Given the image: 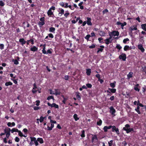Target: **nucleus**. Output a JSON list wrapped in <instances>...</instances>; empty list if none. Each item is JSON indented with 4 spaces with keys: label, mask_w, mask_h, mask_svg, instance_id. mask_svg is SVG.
<instances>
[{
    "label": "nucleus",
    "mask_w": 146,
    "mask_h": 146,
    "mask_svg": "<svg viewBox=\"0 0 146 146\" xmlns=\"http://www.w3.org/2000/svg\"><path fill=\"white\" fill-rule=\"evenodd\" d=\"M55 9V7L54 6H52L50 8L47 12L48 15L49 16H51L52 15H53V14L52 11V10H54Z\"/></svg>",
    "instance_id": "f257e3e1"
},
{
    "label": "nucleus",
    "mask_w": 146,
    "mask_h": 146,
    "mask_svg": "<svg viewBox=\"0 0 146 146\" xmlns=\"http://www.w3.org/2000/svg\"><path fill=\"white\" fill-rule=\"evenodd\" d=\"M112 128V132H116V133L117 135H119L120 134L119 130L118 128H116V127L114 125L112 126L111 128Z\"/></svg>",
    "instance_id": "f03ea898"
},
{
    "label": "nucleus",
    "mask_w": 146,
    "mask_h": 146,
    "mask_svg": "<svg viewBox=\"0 0 146 146\" xmlns=\"http://www.w3.org/2000/svg\"><path fill=\"white\" fill-rule=\"evenodd\" d=\"M11 131V129L10 128H8L6 129H5L4 130L5 133H6V137L7 138H9L10 135V131Z\"/></svg>",
    "instance_id": "7ed1b4c3"
},
{
    "label": "nucleus",
    "mask_w": 146,
    "mask_h": 146,
    "mask_svg": "<svg viewBox=\"0 0 146 146\" xmlns=\"http://www.w3.org/2000/svg\"><path fill=\"white\" fill-rule=\"evenodd\" d=\"M40 21L38 22L37 24L40 27H41L45 24L44 19H40Z\"/></svg>",
    "instance_id": "20e7f679"
},
{
    "label": "nucleus",
    "mask_w": 146,
    "mask_h": 146,
    "mask_svg": "<svg viewBox=\"0 0 146 146\" xmlns=\"http://www.w3.org/2000/svg\"><path fill=\"white\" fill-rule=\"evenodd\" d=\"M119 58L123 61H125L126 58V55L125 53H122L119 56Z\"/></svg>",
    "instance_id": "39448f33"
},
{
    "label": "nucleus",
    "mask_w": 146,
    "mask_h": 146,
    "mask_svg": "<svg viewBox=\"0 0 146 146\" xmlns=\"http://www.w3.org/2000/svg\"><path fill=\"white\" fill-rule=\"evenodd\" d=\"M123 129L126 131V133H129L131 131H134V129L133 128H126L125 127L123 128Z\"/></svg>",
    "instance_id": "423d86ee"
},
{
    "label": "nucleus",
    "mask_w": 146,
    "mask_h": 146,
    "mask_svg": "<svg viewBox=\"0 0 146 146\" xmlns=\"http://www.w3.org/2000/svg\"><path fill=\"white\" fill-rule=\"evenodd\" d=\"M109 109H110V112L112 115H114L116 112V111L115 109L112 106H111Z\"/></svg>",
    "instance_id": "0eeeda50"
},
{
    "label": "nucleus",
    "mask_w": 146,
    "mask_h": 146,
    "mask_svg": "<svg viewBox=\"0 0 146 146\" xmlns=\"http://www.w3.org/2000/svg\"><path fill=\"white\" fill-rule=\"evenodd\" d=\"M92 138L91 142L92 143H94V142L95 140H98V138L96 135H92Z\"/></svg>",
    "instance_id": "6e6552de"
},
{
    "label": "nucleus",
    "mask_w": 146,
    "mask_h": 146,
    "mask_svg": "<svg viewBox=\"0 0 146 146\" xmlns=\"http://www.w3.org/2000/svg\"><path fill=\"white\" fill-rule=\"evenodd\" d=\"M58 11L59 12L58 15L59 16H61L64 14V11L62 8H59Z\"/></svg>",
    "instance_id": "1a4fd4ad"
},
{
    "label": "nucleus",
    "mask_w": 146,
    "mask_h": 146,
    "mask_svg": "<svg viewBox=\"0 0 146 146\" xmlns=\"http://www.w3.org/2000/svg\"><path fill=\"white\" fill-rule=\"evenodd\" d=\"M138 48L142 52H144L145 49L143 48L142 45L141 44H138Z\"/></svg>",
    "instance_id": "9d476101"
},
{
    "label": "nucleus",
    "mask_w": 146,
    "mask_h": 146,
    "mask_svg": "<svg viewBox=\"0 0 146 146\" xmlns=\"http://www.w3.org/2000/svg\"><path fill=\"white\" fill-rule=\"evenodd\" d=\"M100 47L101 48H98V50L97 51V53H98L100 52H102L103 51V50H104V46L103 45L100 46Z\"/></svg>",
    "instance_id": "9b49d317"
},
{
    "label": "nucleus",
    "mask_w": 146,
    "mask_h": 146,
    "mask_svg": "<svg viewBox=\"0 0 146 146\" xmlns=\"http://www.w3.org/2000/svg\"><path fill=\"white\" fill-rule=\"evenodd\" d=\"M19 42L21 43V44L22 45H23L26 43V41L24 40L23 38H20L19 39Z\"/></svg>",
    "instance_id": "f8f14e48"
},
{
    "label": "nucleus",
    "mask_w": 146,
    "mask_h": 146,
    "mask_svg": "<svg viewBox=\"0 0 146 146\" xmlns=\"http://www.w3.org/2000/svg\"><path fill=\"white\" fill-rule=\"evenodd\" d=\"M30 50L33 52L37 51L38 50V48L36 46H33L31 48Z\"/></svg>",
    "instance_id": "ddd939ff"
},
{
    "label": "nucleus",
    "mask_w": 146,
    "mask_h": 146,
    "mask_svg": "<svg viewBox=\"0 0 146 146\" xmlns=\"http://www.w3.org/2000/svg\"><path fill=\"white\" fill-rule=\"evenodd\" d=\"M55 94L53 93V94H55L56 95H60L61 94L60 91L58 89H55Z\"/></svg>",
    "instance_id": "4468645a"
},
{
    "label": "nucleus",
    "mask_w": 146,
    "mask_h": 146,
    "mask_svg": "<svg viewBox=\"0 0 146 146\" xmlns=\"http://www.w3.org/2000/svg\"><path fill=\"white\" fill-rule=\"evenodd\" d=\"M131 46L129 47L128 45H125L124 48V50L125 51H127L128 50H130L132 49Z\"/></svg>",
    "instance_id": "2eb2a0df"
},
{
    "label": "nucleus",
    "mask_w": 146,
    "mask_h": 146,
    "mask_svg": "<svg viewBox=\"0 0 146 146\" xmlns=\"http://www.w3.org/2000/svg\"><path fill=\"white\" fill-rule=\"evenodd\" d=\"M102 120L100 118H98L97 122V124L99 126H101L102 124Z\"/></svg>",
    "instance_id": "dca6fc26"
},
{
    "label": "nucleus",
    "mask_w": 146,
    "mask_h": 146,
    "mask_svg": "<svg viewBox=\"0 0 146 146\" xmlns=\"http://www.w3.org/2000/svg\"><path fill=\"white\" fill-rule=\"evenodd\" d=\"M133 72H129V73L127 75V78L129 79L133 77Z\"/></svg>",
    "instance_id": "f3484780"
},
{
    "label": "nucleus",
    "mask_w": 146,
    "mask_h": 146,
    "mask_svg": "<svg viewBox=\"0 0 146 146\" xmlns=\"http://www.w3.org/2000/svg\"><path fill=\"white\" fill-rule=\"evenodd\" d=\"M139 86V84H137L134 87V89L136 91L139 92L140 90V89L138 88Z\"/></svg>",
    "instance_id": "a211bd4d"
},
{
    "label": "nucleus",
    "mask_w": 146,
    "mask_h": 146,
    "mask_svg": "<svg viewBox=\"0 0 146 146\" xmlns=\"http://www.w3.org/2000/svg\"><path fill=\"white\" fill-rule=\"evenodd\" d=\"M76 94L77 98L79 100H80L81 99L80 96V93L78 92H76Z\"/></svg>",
    "instance_id": "6ab92c4d"
},
{
    "label": "nucleus",
    "mask_w": 146,
    "mask_h": 146,
    "mask_svg": "<svg viewBox=\"0 0 146 146\" xmlns=\"http://www.w3.org/2000/svg\"><path fill=\"white\" fill-rule=\"evenodd\" d=\"M37 140L41 144H42L44 143L43 140L42 138H38Z\"/></svg>",
    "instance_id": "aec40b11"
},
{
    "label": "nucleus",
    "mask_w": 146,
    "mask_h": 146,
    "mask_svg": "<svg viewBox=\"0 0 146 146\" xmlns=\"http://www.w3.org/2000/svg\"><path fill=\"white\" fill-rule=\"evenodd\" d=\"M108 90L110 91V92L112 93H115L116 92V89L115 88H108Z\"/></svg>",
    "instance_id": "412c9836"
},
{
    "label": "nucleus",
    "mask_w": 146,
    "mask_h": 146,
    "mask_svg": "<svg viewBox=\"0 0 146 146\" xmlns=\"http://www.w3.org/2000/svg\"><path fill=\"white\" fill-rule=\"evenodd\" d=\"M91 72V70L90 69H86V73L88 76H90Z\"/></svg>",
    "instance_id": "4be33fe9"
},
{
    "label": "nucleus",
    "mask_w": 146,
    "mask_h": 146,
    "mask_svg": "<svg viewBox=\"0 0 146 146\" xmlns=\"http://www.w3.org/2000/svg\"><path fill=\"white\" fill-rule=\"evenodd\" d=\"M113 35L114 36H118L119 35V32L118 31H114L113 32Z\"/></svg>",
    "instance_id": "5701e85b"
},
{
    "label": "nucleus",
    "mask_w": 146,
    "mask_h": 146,
    "mask_svg": "<svg viewBox=\"0 0 146 146\" xmlns=\"http://www.w3.org/2000/svg\"><path fill=\"white\" fill-rule=\"evenodd\" d=\"M116 82L114 81L113 83H111L110 84L111 87L112 88H114L115 86Z\"/></svg>",
    "instance_id": "b1692460"
},
{
    "label": "nucleus",
    "mask_w": 146,
    "mask_h": 146,
    "mask_svg": "<svg viewBox=\"0 0 146 146\" xmlns=\"http://www.w3.org/2000/svg\"><path fill=\"white\" fill-rule=\"evenodd\" d=\"M131 31L137 30V28L136 25H134L133 27H130Z\"/></svg>",
    "instance_id": "393cba45"
},
{
    "label": "nucleus",
    "mask_w": 146,
    "mask_h": 146,
    "mask_svg": "<svg viewBox=\"0 0 146 146\" xmlns=\"http://www.w3.org/2000/svg\"><path fill=\"white\" fill-rule=\"evenodd\" d=\"M141 28L145 31H146V24H143L141 25Z\"/></svg>",
    "instance_id": "a878e982"
},
{
    "label": "nucleus",
    "mask_w": 146,
    "mask_h": 146,
    "mask_svg": "<svg viewBox=\"0 0 146 146\" xmlns=\"http://www.w3.org/2000/svg\"><path fill=\"white\" fill-rule=\"evenodd\" d=\"M88 19L87 21V23L88 25L91 26L92 25V23L91 21V19Z\"/></svg>",
    "instance_id": "bb28decb"
},
{
    "label": "nucleus",
    "mask_w": 146,
    "mask_h": 146,
    "mask_svg": "<svg viewBox=\"0 0 146 146\" xmlns=\"http://www.w3.org/2000/svg\"><path fill=\"white\" fill-rule=\"evenodd\" d=\"M19 130L15 128H13L11 130V133H13L14 132H18L19 131Z\"/></svg>",
    "instance_id": "cd10ccee"
},
{
    "label": "nucleus",
    "mask_w": 146,
    "mask_h": 146,
    "mask_svg": "<svg viewBox=\"0 0 146 146\" xmlns=\"http://www.w3.org/2000/svg\"><path fill=\"white\" fill-rule=\"evenodd\" d=\"M13 84L12 82H7L5 83V85L6 86H11Z\"/></svg>",
    "instance_id": "c85d7f7f"
},
{
    "label": "nucleus",
    "mask_w": 146,
    "mask_h": 146,
    "mask_svg": "<svg viewBox=\"0 0 146 146\" xmlns=\"http://www.w3.org/2000/svg\"><path fill=\"white\" fill-rule=\"evenodd\" d=\"M55 28L54 27H51L49 28V31L50 32L54 33Z\"/></svg>",
    "instance_id": "c756f323"
},
{
    "label": "nucleus",
    "mask_w": 146,
    "mask_h": 146,
    "mask_svg": "<svg viewBox=\"0 0 146 146\" xmlns=\"http://www.w3.org/2000/svg\"><path fill=\"white\" fill-rule=\"evenodd\" d=\"M104 41L106 42L105 43L107 44H108L110 43L111 42V41L107 39H106L104 40Z\"/></svg>",
    "instance_id": "7c9ffc66"
},
{
    "label": "nucleus",
    "mask_w": 146,
    "mask_h": 146,
    "mask_svg": "<svg viewBox=\"0 0 146 146\" xmlns=\"http://www.w3.org/2000/svg\"><path fill=\"white\" fill-rule=\"evenodd\" d=\"M73 117L76 121H77L79 119V118L78 117L77 115L76 114H74L73 115Z\"/></svg>",
    "instance_id": "2f4dec72"
},
{
    "label": "nucleus",
    "mask_w": 146,
    "mask_h": 146,
    "mask_svg": "<svg viewBox=\"0 0 146 146\" xmlns=\"http://www.w3.org/2000/svg\"><path fill=\"white\" fill-rule=\"evenodd\" d=\"M106 33L103 31H100L99 32V35L101 36H105Z\"/></svg>",
    "instance_id": "473e14b6"
},
{
    "label": "nucleus",
    "mask_w": 146,
    "mask_h": 146,
    "mask_svg": "<svg viewBox=\"0 0 146 146\" xmlns=\"http://www.w3.org/2000/svg\"><path fill=\"white\" fill-rule=\"evenodd\" d=\"M44 119V117H42V116H41L40 117V119H37V120L38 121V120H39L40 122L42 123Z\"/></svg>",
    "instance_id": "72a5a7b5"
},
{
    "label": "nucleus",
    "mask_w": 146,
    "mask_h": 146,
    "mask_svg": "<svg viewBox=\"0 0 146 146\" xmlns=\"http://www.w3.org/2000/svg\"><path fill=\"white\" fill-rule=\"evenodd\" d=\"M52 49L50 48V49H48L47 50V51L46 52L47 54H51L52 53Z\"/></svg>",
    "instance_id": "f704fd0d"
},
{
    "label": "nucleus",
    "mask_w": 146,
    "mask_h": 146,
    "mask_svg": "<svg viewBox=\"0 0 146 146\" xmlns=\"http://www.w3.org/2000/svg\"><path fill=\"white\" fill-rule=\"evenodd\" d=\"M91 37L90 35L88 34L85 37V38L86 39L87 41L89 40V38Z\"/></svg>",
    "instance_id": "c9c22d12"
},
{
    "label": "nucleus",
    "mask_w": 146,
    "mask_h": 146,
    "mask_svg": "<svg viewBox=\"0 0 146 146\" xmlns=\"http://www.w3.org/2000/svg\"><path fill=\"white\" fill-rule=\"evenodd\" d=\"M52 106L53 107H54L58 109L59 108L58 105L56 104L55 103H53L52 104Z\"/></svg>",
    "instance_id": "e433bc0d"
},
{
    "label": "nucleus",
    "mask_w": 146,
    "mask_h": 146,
    "mask_svg": "<svg viewBox=\"0 0 146 146\" xmlns=\"http://www.w3.org/2000/svg\"><path fill=\"white\" fill-rule=\"evenodd\" d=\"M42 52L44 54H47L45 50V46H44L42 50Z\"/></svg>",
    "instance_id": "4c0bfd02"
},
{
    "label": "nucleus",
    "mask_w": 146,
    "mask_h": 146,
    "mask_svg": "<svg viewBox=\"0 0 146 146\" xmlns=\"http://www.w3.org/2000/svg\"><path fill=\"white\" fill-rule=\"evenodd\" d=\"M30 139L31 141H34V142L36 141L37 140L35 137H30Z\"/></svg>",
    "instance_id": "58836bf2"
},
{
    "label": "nucleus",
    "mask_w": 146,
    "mask_h": 146,
    "mask_svg": "<svg viewBox=\"0 0 146 146\" xmlns=\"http://www.w3.org/2000/svg\"><path fill=\"white\" fill-rule=\"evenodd\" d=\"M116 48L117 49H119V50H120L122 48V47L121 46H120V44H117L116 45Z\"/></svg>",
    "instance_id": "ea45409f"
},
{
    "label": "nucleus",
    "mask_w": 146,
    "mask_h": 146,
    "mask_svg": "<svg viewBox=\"0 0 146 146\" xmlns=\"http://www.w3.org/2000/svg\"><path fill=\"white\" fill-rule=\"evenodd\" d=\"M81 136L82 137H85V131L84 130L82 131V133L81 135Z\"/></svg>",
    "instance_id": "a19ab883"
},
{
    "label": "nucleus",
    "mask_w": 146,
    "mask_h": 146,
    "mask_svg": "<svg viewBox=\"0 0 146 146\" xmlns=\"http://www.w3.org/2000/svg\"><path fill=\"white\" fill-rule=\"evenodd\" d=\"M51 99H52L53 100H54V97L53 96H49L47 98V100H50Z\"/></svg>",
    "instance_id": "79ce46f5"
},
{
    "label": "nucleus",
    "mask_w": 146,
    "mask_h": 146,
    "mask_svg": "<svg viewBox=\"0 0 146 146\" xmlns=\"http://www.w3.org/2000/svg\"><path fill=\"white\" fill-rule=\"evenodd\" d=\"M18 133V135L20 136L21 137H23V133L21 131L19 130Z\"/></svg>",
    "instance_id": "37998d69"
},
{
    "label": "nucleus",
    "mask_w": 146,
    "mask_h": 146,
    "mask_svg": "<svg viewBox=\"0 0 146 146\" xmlns=\"http://www.w3.org/2000/svg\"><path fill=\"white\" fill-rule=\"evenodd\" d=\"M62 97L63 98V100H62V102L63 104H65L66 103V101L67 99L65 98L64 96H62Z\"/></svg>",
    "instance_id": "c03bdc74"
},
{
    "label": "nucleus",
    "mask_w": 146,
    "mask_h": 146,
    "mask_svg": "<svg viewBox=\"0 0 146 146\" xmlns=\"http://www.w3.org/2000/svg\"><path fill=\"white\" fill-rule=\"evenodd\" d=\"M129 40V39L127 38H126L124 39L123 41V42L124 44H126L127 41H128Z\"/></svg>",
    "instance_id": "a18cd8bd"
},
{
    "label": "nucleus",
    "mask_w": 146,
    "mask_h": 146,
    "mask_svg": "<svg viewBox=\"0 0 146 146\" xmlns=\"http://www.w3.org/2000/svg\"><path fill=\"white\" fill-rule=\"evenodd\" d=\"M86 86H87V88H92V85L91 84L88 83L86 84Z\"/></svg>",
    "instance_id": "49530a36"
},
{
    "label": "nucleus",
    "mask_w": 146,
    "mask_h": 146,
    "mask_svg": "<svg viewBox=\"0 0 146 146\" xmlns=\"http://www.w3.org/2000/svg\"><path fill=\"white\" fill-rule=\"evenodd\" d=\"M96 45L95 44H92V45L90 46L89 48H93L95 47Z\"/></svg>",
    "instance_id": "de8ad7c7"
},
{
    "label": "nucleus",
    "mask_w": 146,
    "mask_h": 146,
    "mask_svg": "<svg viewBox=\"0 0 146 146\" xmlns=\"http://www.w3.org/2000/svg\"><path fill=\"white\" fill-rule=\"evenodd\" d=\"M11 80L13 81L14 83H15V84H17V80H18L17 79H13V78H11Z\"/></svg>",
    "instance_id": "09e8293b"
},
{
    "label": "nucleus",
    "mask_w": 146,
    "mask_h": 146,
    "mask_svg": "<svg viewBox=\"0 0 146 146\" xmlns=\"http://www.w3.org/2000/svg\"><path fill=\"white\" fill-rule=\"evenodd\" d=\"M23 131L25 133L26 135H27V132L28 131V129L26 128H24L23 130Z\"/></svg>",
    "instance_id": "8fccbe9b"
},
{
    "label": "nucleus",
    "mask_w": 146,
    "mask_h": 146,
    "mask_svg": "<svg viewBox=\"0 0 146 146\" xmlns=\"http://www.w3.org/2000/svg\"><path fill=\"white\" fill-rule=\"evenodd\" d=\"M4 45L3 44H0V48L1 50H2L4 49Z\"/></svg>",
    "instance_id": "3c124183"
},
{
    "label": "nucleus",
    "mask_w": 146,
    "mask_h": 146,
    "mask_svg": "<svg viewBox=\"0 0 146 146\" xmlns=\"http://www.w3.org/2000/svg\"><path fill=\"white\" fill-rule=\"evenodd\" d=\"M15 141L16 142H18L20 141V139L18 137H16L15 139Z\"/></svg>",
    "instance_id": "603ef678"
},
{
    "label": "nucleus",
    "mask_w": 146,
    "mask_h": 146,
    "mask_svg": "<svg viewBox=\"0 0 146 146\" xmlns=\"http://www.w3.org/2000/svg\"><path fill=\"white\" fill-rule=\"evenodd\" d=\"M108 12V10L107 9L104 10L103 11V14H104Z\"/></svg>",
    "instance_id": "864d4df0"
},
{
    "label": "nucleus",
    "mask_w": 146,
    "mask_h": 146,
    "mask_svg": "<svg viewBox=\"0 0 146 146\" xmlns=\"http://www.w3.org/2000/svg\"><path fill=\"white\" fill-rule=\"evenodd\" d=\"M59 4L60 5L62 6V7H64V4L63 2H61Z\"/></svg>",
    "instance_id": "5fc2aeb1"
},
{
    "label": "nucleus",
    "mask_w": 146,
    "mask_h": 146,
    "mask_svg": "<svg viewBox=\"0 0 146 146\" xmlns=\"http://www.w3.org/2000/svg\"><path fill=\"white\" fill-rule=\"evenodd\" d=\"M4 5V2H3L2 1H0V5L1 7H3V6Z\"/></svg>",
    "instance_id": "6e6d98bb"
},
{
    "label": "nucleus",
    "mask_w": 146,
    "mask_h": 146,
    "mask_svg": "<svg viewBox=\"0 0 146 146\" xmlns=\"http://www.w3.org/2000/svg\"><path fill=\"white\" fill-rule=\"evenodd\" d=\"M69 13L68 12V11H66V13L64 14V16L66 17L67 16L69 15Z\"/></svg>",
    "instance_id": "4d7b16f0"
},
{
    "label": "nucleus",
    "mask_w": 146,
    "mask_h": 146,
    "mask_svg": "<svg viewBox=\"0 0 146 146\" xmlns=\"http://www.w3.org/2000/svg\"><path fill=\"white\" fill-rule=\"evenodd\" d=\"M96 76L98 78V80H100V74H97L96 75Z\"/></svg>",
    "instance_id": "13d9d810"
},
{
    "label": "nucleus",
    "mask_w": 146,
    "mask_h": 146,
    "mask_svg": "<svg viewBox=\"0 0 146 146\" xmlns=\"http://www.w3.org/2000/svg\"><path fill=\"white\" fill-rule=\"evenodd\" d=\"M14 64H15L17 65L19 64V62L17 60L15 59L14 60Z\"/></svg>",
    "instance_id": "bf43d9fd"
},
{
    "label": "nucleus",
    "mask_w": 146,
    "mask_h": 146,
    "mask_svg": "<svg viewBox=\"0 0 146 146\" xmlns=\"http://www.w3.org/2000/svg\"><path fill=\"white\" fill-rule=\"evenodd\" d=\"M103 129L104 131L105 132H106L108 131V129H107V128L106 127V126H105L104 128H103Z\"/></svg>",
    "instance_id": "052dcab7"
},
{
    "label": "nucleus",
    "mask_w": 146,
    "mask_h": 146,
    "mask_svg": "<svg viewBox=\"0 0 146 146\" xmlns=\"http://www.w3.org/2000/svg\"><path fill=\"white\" fill-rule=\"evenodd\" d=\"M135 110L137 113L138 114H140L141 113L139 110V109H135Z\"/></svg>",
    "instance_id": "680f3d73"
},
{
    "label": "nucleus",
    "mask_w": 146,
    "mask_h": 146,
    "mask_svg": "<svg viewBox=\"0 0 146 146\" xmlns=\"http://www.w3.org/2000/svg\"><path fill=\"white\" fill-rule=\"evenodd\" d=\"M33 86H34V87L33 88V89L35 90L37 88V87L36 86V85L35 83L34 84Z\"/></svg>",
    "instance_id": "e2e57ef3"
},
{
    "label": "nucleus",
    "mask_w": 146,
    "mask_h": 146,
    "mask_svg": "<svg viewBox=\"0 0 146 146\" xmlns=\"http://www.w3.org/2000/svg\"><path fill=\"white\" fill-rule=\"evenodd\" d=\"M48 36L50 38H54V36L51 33H50L48 34Z\"/></svg>",
    "instance_id": "0e129e2a"
},
{
    "label": "nucleus",
    "mask_w": 146,
    "mask_h": 146,
    "mask_svg": "<svg viewBox=\"0 0 146 146\" xmlns=\"http://www.w3.org/2000/svg\"><path fill=\"white\" fill-rule=\"evenodd\" d=\"M64 79L66 80H68L69 79V76L68 75H65L64 76Z\"/></svg>",
    "instance_id": "69168bd1"
},
{
    "label": "nucleus",
    "mask_w": 146,
    "mask_h": 146,
    "mask_svg": "<svg viewBox=\"0 0 146 146\" xmlns=\"http://www.w3.org/2000/svg\"><path fill=\"white\" fill-rule=\"evenodd\" d=\"M36 106H38L39 105L40 101L39 100H36Z\"/></svg>",
    "instance_id": "338daca9"
},
{
    "label": "nucleus",
    "mask_w": 146,
    "mask_h": 146,
    "mask_svg": "<svg viewBox=\"0 0 146 146\" xmlns=\"http://www.w3.org/2000/svg\"><path fill=\"white\" fill-rule=\"evenodd\" d=\"M76 19V21L75 20H74L72 21V23L75 24L76 23V22L78 21V20L79 19Z\"/></svg>",
    "instance_id": "774afa93"
}]
</instances>
